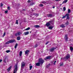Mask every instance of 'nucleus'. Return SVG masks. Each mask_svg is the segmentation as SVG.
Listing matches in <instances>:
<instances>
[{
	"instance_id": "1",
	"label": "nucleus",
	"mask_w": 73,
	"mask_h": 73,
	"mask_svg": "<svg viewBox=\"0 0 73 73\" xmlns=\"http://www.w3.org/2000/svg\"><path fill=\"white\" fill-rule=\"evenodd\" d=\"M16 42V40H15V39L11 40L5 43V44L8 45L9 44L13 43V42Z\"/></svg>"
},
{
	"instance_id": "2",
	"label": "nucleus",
	"mask_w": 73,
	"mask_h": 73,
	"mask_svg": "<svg viewBox=\"0 0 73 73\" xmlns=\"http://www.w3.org/2000/svg\"><path fill=\"white\" fill-rule=\"evenodd\" d=\"M70 55L69 54H68L66 55V57H64L63 60H65V61H66L68 59H69V58H70Z\"/></svg>"
},
{
	"instance_id": "3",
	"label": "nucleus",
	"mask_w": 73,
	"mask_h": 73,
	"mask_svg": "<svg viewBox=\"0 0 73 73\" xmlns=\"http://www.w3.org/2000/svg\"><path fill=\"white\" fill-rule=\"evenodd\" d=\"M39 62L41 64H42L44 63V60H42V58H40L39 59Z\"/></svg>"
},
{
	"instance_id": "4",
	"label": "nucleus",
	"mask_w": 73,
	"mask_h": 73,
	"mask_svg": "<svg viewBox=\"0 0 73 73\" xmlns=\"http://www.w3.org/2000/svg\"><path fill=\"white\" fill-rule=\"evenodd\" d=\"M56 49V48L52 47L50 49V51L51 52H53V51H54V50H55Z\"/></svg>"
},
{
	"instance_id": "5",
	"label": "nucleus",
	"mask_w": 73,
	"mask_h": 73,
	"mask_svg": "<svg viewBox=\"0 0 73 73\" xmlns=\"http://www.w3.org/2000/svg\"><path fill=\"white\" fill-rule=\"evenodd\" d=\"M64 39L66 41H68V35H65L64 36Z\"/></svg>"
},
{
	"instance_id": "6",
	"label": "nucleus",
	"mask_w": 73,
	"mask_h": 73,
	"mask_svg": "<svg viewBox=\"0 0 73 73\" xmlns=\"http://www.w3.org/2000/svg\"><path fill=\"white\" fill-rule=\"evenodd\" d=\"M48 17H52L53 16V15L52 14H49L47 15Z\"/></svg>"
},
{
	"instance_id": "7",
	"label": "nucleus",
	"mask_w": 73,
	"mask_h": 73,
	"mask_svg": "<svg viewBox=\"0 0 73 73\" xmlns=\"http://www.w3.org/2000/svg\"><path fill=\"white\" fill-rule=\"evenodd\" d=\"M66 16L67 17L66 19H68V20H69V14L68 13H67L66 15Z\"/></svg>"
},
{
	"instance_id": "8",
	"label": "nucleus",
	"mask_w": 73,
	"mask_h": 73,
	"mask_svg": "<svg viewBox=\"0 0 73 73\" xmlns=\"http://www.w3.org/2000/svg\"><path fill=\"white\" fill-rule=\"evenodd\" d=\"M29 51L28 50H27L25 52V54H27V55H28V54H29Z\"/></svg>"
},
{
	"instance_id": "9",
	"label": "nucleus",
	"mask_w": 73,
	"mask_h": 73,
	"mask_svg": "<svg viewBox=\"0 0 73 73\" xmlns=\"http://www.w3.org/2000/svg\"><path fill=\"white\" fill-rule=\"evenodd\" d=\"M49 22V23H50V24H53V23H54V21H53V20H51L48 22Z\"/></svg>"
},
{
	"instance_id": "10",
	"label": "nucleus",
	"mask_w": 73,
	"mask_h": 73,
	"mask_svg": "<svg viewBox=\"0 0 73 73\" xmlns=\"http://www.w3.org/2000/svg\"><path fill=\"white\" fill-rule=\"evenodd\" d=\"M29 34V32L27 31L26 32H25L24 33L23 35L24 36H26V35H27Z\"/></svg>"
},
{
	"instance_id": "11",
	"label": "nucleus",
	"mask_w": 73,
	"mask_h": 73,
	"mask_svg": "<svg viewBox=\"0 0 73 73\" xmlns=\"http://www.w3.org/2000/svg\"><path fill=\"white\" fill-rule=\"evenodd\" d=\"M25 64L24 62H23L22 63L21 67L22 68H23L24 66H25Z\"/></svg>"
},
{
	"instance_id": "12",
	"label": "nucleus",
	"mask_w": 73,
	"mask_h": 73,
	"mask_svg": "<svg viewBox=\"0 0 73 73\" xmlns=\"http://www.w3.org/2000/svg\"><path fill=\"white\" fill-rule=\"evenodd\" d=\"M46 25L47 26V27H49V26H50V25H50V23L48 22L46 24Z\"/></svg>"
},
{
	"instance_id": "13",
	"label": "nucleus",
	"mask_w": 73,
	"mask_h": 73,
	"mask_svg": "<svg viewBox=\"0 0 73 73\" xmlns=\"http://www.w3.org/2000/svg\"><path fill=\"white\" fill-rule=\"evenodd\" d=\"M40 27V26L38 25H35L34 26V27L36 28H39Z\"/></svg>"
},
{
	"instance_id": "14",
	"label": "nucleus",
	"mask_w": 73,
	"mask_h": 73,
	"mask_svg": "<svg viewBox=\"0 0 73 73\" xmlns=\"http://www.w3.org/2000/svg\"><path fill=\"white\" fill-rule=\"evenodd\" d=\"M11 68H12L11 67V66L10 67H9L7 69V71H8V72H9V71H10V70H11Z\"/></svg>"
},
{
	"instance_id": "15",
	"label": "nucleus",
	"mask_w": 73,
	"mask_h": 73,
	"mask_svg": "<svg viewBox=\"0 0 73 73\" xmlns=\"http://www.w3.org/2000/svg\"><path fill=\"white\" fill-rule=\"evenodd\" d=\"M52 57V56H47L46 58V59H50V58Z\"/></svg>"
},
{
	"instance_id": "16",
	"label": "nucleus",
	"mask_w": 73,
	"mask_h": 73,
	"mask_svg": "<svg viewBox=\"0 0 73 73\" xmlns=\"http://www.w3.org/2000/svg\"><path fill=\"white\" fill-rule=\"evenodd\" d=\"M70 50L71 51V52H72L73 51V48L72 46H70Z\"/></svg>"
},
{
	"instance_id": "17",
	"label": "nucleus",
	"mask_w": 73,
	"mask_h": 73,
	"mask_svg": "<svg viewBox=\"0 0 73 73\" xmlns=\"http://www.w3.org/2000/svg\"><path fill=\"white\" fill-rule=\"evenodd\" d=\"M40 63L39 62H38L37 63H36V66H40Z\"/></svg>"
},
{
	"instance_id": "18",
	"label": "nucleus",
	"mask_w": 73,
	"mask_h": 73,
	"mask_svg": "<svg viewBox=\"0 0 73 73\" xmlns=\"http://www.w3.org/2000/svg\"><path fill=\"white\" fill-rule=\"evenodd\" d=\"M67 1L68 0H65L62 3V4H65V3H66Z\"/></svg>"
},
{
	"instance_id": "19",
	"label": "nucleus",
	"mask_w": 73,
	"mask_h": 73,
	"mask_svg": "<svg viewBox=\"0 0 73 73\" xmlns=\"http://www.w3.org/2000/svg\"><path fill=\"white\" fill-rule=\"evenodd\" d=\"M53 28V26H50L48 27L49 29H52Z\"/></svg>"
},
{
	"instance_id": "20",
	"label": "nucleus",
	"mask_w": 73,
	"mask_h": 73,
	"mask_svg": "<svg viewBox=\"0 0 73 73\" xmlns=\"http://www.w3.org/2000/svg\"><path fill=\"white\" fill-rule=\"evenodd\" d=\"M20 38H21L20 36H18L17 37V40H20Z\"/></svg>"
},
{
	"instance_id": "21",
	"label": "nucleus",
	"mask_w": 73,
	"mask_h": 73,
	"mask_svg": "<svg viewBox=\"0 0 73 73\" xmlns=\"http://www.w3.org/2000/svg\"><path fill=\"white\" fill-rule=\"evenodd\" d=\"M43 5H44L43 4H41L39 5V7H43Z\"/></svg>"
},
{
	"instance_id": "22",
	"label": "nucleus",
	"mask_w": 73,
	"mask_h": 73,
	"mask_svg": "<svg viewBox=\"0 0 73 73\" xmlns=\"http://www.w3.org/2000/svg\"><path fill=\"white\" fill-rule=\"evenodd\" d=\"M65 25H69V22L68 21H67L65 23Z\"/></svg>"
},
{
	"instance_id": "23",
	"label": "nucleus",
	"mask_w": 73,
	"mask_h": 73,
	"mask_svg": "<svg viewBox=\"0 0 73 73\" xmlns=\"http://www.w3.org/2000/svg\"><path fill=\"white\" fill-rule=\"evenodd\" d=\"M35 4V3L33 2H31L30 4V5H33Z\"/></svg>"
},
{
	"instance_id": "24",
	"label": "nucleus",
	"mask_w": 73,
	"mask_h": 73,
	"mask_svg": "<svg viewBox=\"0 0 73 73\" xmlns=\"http://www.w3.org/2000/svg\"><path fill=\"white\" fill-rule=\"evenodd\" d=\"M70 10L69 9H68V13H70Z\"/></svg>"
},
{
	"instance_id": "25",
	"label": "nucleus",
	"mask_w": 73,
	"mask_h": 73,
	"mask_svg": "<svg viewBox=\"0 0 73 73\" xmlns=\"http://www.w3.org/2000/svg\"><path fill=\"white\" fill-rule=\"evenodd\" d=\"M60 27L61 28H64V27H65V26H64V25H60Z\"/></svg>"
},
{
	"instance_id": "26",
	"label": "nucleus",
	"mask_w": 73,
	"mask_h": 73,
	"mask_svg": "<svg viewBox=\"0 0 73 73\" xmlns=\"http://www.w3.org/2000/svg\"><path fill=\"white\" fill-rule=\"evenodd\" d=\"M22 52L21 51L19 52V56H21V55H22Z\"/></svg>"
},
{
	"instance_id": "27",
	"label": "nucleus",
	"mask_w": 73,
	"mask_h": 73,
	"mask_svg": "<svg viewBox=\"0 0 73 73\" xmlns=\"http://www.w3.org/2000/svg\"><path fill=\"white\" fill-rule=\"evenodd\" d=\"M17 45H18V44H17L16 43L15 44V49H16V48H17Z\"/></svg>"
},
{
	"instance_id": "28",
	"label": "nucleus",
	"mask_w": 73,
	"mask_h": 73,
	"mask_svg": "<svg viewBox=\"0 0 73 73\" xmlns=\"http://www.w3.org/2000/svg\"><path fill=\"white\" fill-rule=\"evenodd\" d=\"M11 52V51L9 50H7L6 51V53H9Z\"/></svg>"
},
{
	"instance_id": "29",
	"label": "nucleus",
	"mask_w": 73,
	"mask_h": 73,
	"mask_svg": "<svg viewBox=\"0 0 73 73\" xmlns=\"http://www.w3.org/2000/svg\"><path fill=\"white\" fill-rule=\"evenodd\" d=\"M32 67H33V66H30L29 68H30V70H31V69H32Z\"/></svg>"
},
{
	"instance_id": "30",
	"label": "nucleus",
	"mask_w": 73,
	"mask_h": 73,
	"mask_svg": "<svg viewBox=\"0 0 73 73\" xmlns=\"http://www.w3.org/2000/svg\"><path fill=\"white\" fill-rule=\"evenodd\" d=\"M17 33L18 36H19V35H20L21 34V33L20 32L18 33Z\"/></svg>"
},
{
	"instance_id": "31",
	"label": "nucleus",
	"mask_w": 73,
	"mask_h": 73,
	"mask_svg": "<svg viewBox=\"0 0 73 73\" xmlns=\"http://www.w3.org/2000/svg\"><path fill=\"white\" fill-rule=\"evenodd\" d=\"M29 29H30V27H28V28L26 29H25V30H26V31H28V30H29Z\"/></svg>"
},
{
	"instance_id": "32",
	"label": "nucleus",
	"mask_w": 73,
	"mask_h": 73,
	"mask_svg": "<svg viewBox=\"0 0 73 73\" xmlns=\"http://www.w3.org/2000/svg\"><path fill=\"white\" fill-rule=\"evenodd\" d=\"M66 10V8H65V7H63V11H65Z\"/></svg>"
},
{
	"instance_id": "33",
	"label": "nucleus",
	"mask_w": 73,
	"mask_h": 73,
	"mask_svg": "<svg viewBox=\"0 0 73 73\" xmlns=\"http://www.w3.org/2000/svg\"><path fill=\"white\" fill-rule=\"evenodd\" d=\"M35 16L37 17L38 16H39L38 14H35Z\"/></svg>"
},
{
	"instance_id": "34",
	"label": "nucleus",
	"mask_w": 73,
	"mask_h": 73,
	"mask_svg": "<svg viewBox=\"0 0 73 73\" xmlns=\"http://www.w3.org/2000/svg\"><path fill=\"white\" fill-rule=\"evenodd\" d=\"M66 15H65V16H64L63 17H62V19H64L66 17Z\"/></svg>"
},
{
	"instance_id": "35",
	"label": "nucleus",
	"mask_w": 73,
	"mask_h": 73,
	"mask_svg": "<svg viewBox=\"0 0 73 73\" xmlns=\"http://www.w3.org/2000/svg\"><path fill=\"white\" fill-rule=\"evenodd\" d=\"M15 23L17 24H18V20H16V22Z\"/></svg>"
},
{
	"instance_id": "36",
	"label": "nucleus",
	"mask_w": 73,
	"mask_h": 73,
	"mask_svg": "<svg viewBox=\"0 0 73 73\" xmlns=\"http://www.w3.org/2000/svg\"><path fill=\"white\" fill-rule=\"evenodd\" d=\"M5 33H4L3 35V36L4 37V36H5Z\"/></svg>"
},
{
	"instance_id": "37",
	"label": "nucleus",
	"mask_w": 73,
	"mask_h": 73,
	"mask_svg": "<svg viewBox=\"0 0 73 73\" xmlns=\"http://www.w3.org/2000/svg\"><path fill=\"white\" fill-rule=\"evenodd\" d=\"M15 36H18V33H16L15 34Z\"/></svg>"
},
{
	"instance_id": "38",
	"label": "nucleus",
	"mask_w": 73,
	"mask_h": 73,
	"mask_svg": "<svg viewBox=\"0 0 73 73\" xmlns=\"http://www.w3.org/2000/svg\"><path fill=\"white\" fill-rule=\"evenodd\" d=\"M42 3H46V2L44 1H43L42 2Z\"/></svg>"
},
{
	"instance_id": "39",
	"label": "nucleus",
	"mask_w": 73,
	"mask_h": 73,
	"mask_svg": "<svg viewBox=\"0 0 73 73\" xmlns=\"http://www.w3.org/2000/svg\"><path fill=\"white\" fill-rule=\"evenodd\" d=\"M7 9L8 10H10V7H7Z\"/></svg>"
},
{
	"instance_id": "40",
	"label": "nucleus",
	"mask_w": 73,
	"mask_h": 73,
	"mask_svg": "<svg viewBox=\"0 0 73 73\" xmlns=\"http://www.w3.org/2000/svg\"><path fill=\"white\" fill-rule=\"evenodd\" d=\"M1 7H3V3H1L0 5Z\"/></svg>"
},
{
	"instance_id": "41",
	"label": "nucleus",
	"mask_w": 73,
	"mask_h": 73,
	"mask_svg": "<svg viewBox=\"0 0 73 73\" xmlns=\"http://www.w3.org/2000/svg\"><path fill=\"white\" fill-rule=\"evenodd\" d=\"M49 41L47 42L45 44L46 45H47V44H48L49 43Z\"/></svg>"
},
{
	"instance_id": "42",
	"label": "nucleus",
	"mask_w": 73,
	"mask_h": 73,
	"mask_svg": "<svg viewBox=\"0 0 73 73\" xmlns=\"http://www.w3.org/2000/svg\"><path fill=\"white\" fill-rule=\"evenodd\" d=\"M56 61H55L54 62V65H56Z\"/></svg>"
},
{
	"instance_id": "43",
	"label": "nucleus",
	"mask_w": 73,
	"mask_h": 73,
	"mask_svg": "<svg viewBox=\"0 0 73 73\" xmlns=\"http://www.w3.org/2000/svg\"><path fill=\"white\" fill-rule=\"evenodd\" d=\"M31 1L30 0H28L27 1L28 3H30Z\"/></svg>"
},
{
	"instance_id": "44",
	"label": "nucleus",
	"mask_w": 73,
	"mask_h": 73,
	"mask_svg": "<svg viewBox=\"0 0 73 73\" xmlns=\"http://www.w3.org/2000/svg\"><path fill=\"white\" fill-rule=\"evenodd\" d=\"M5 13H8V11H5Z\"/></svg>"
},
{
	"instance_id": "45",
	"label": "nucleus",
	"mask_w": 73,
	"mask_h": 73,
	"mask_svg": "<svg viewBox=\"0 0 73 73\" xmlns=\"http://www.w3.org/2000/svg\"><path fill=\"white\" fill-rule=\"evenodd\" d=\"M37 46H38V45H37V44H36L35 46V48H37Z\"/></svg>"
},
{
	"instance_id": "46",
	"label": "nucleus",
	"mask_w": 73,
	"mask_h": 73,
	"mask_svg": "<svg viewBox=\"0 0 73 73\" xmlns=\"http://www.w3.org/2000/svg\"><path fill=\"white\" fill-rule=\"evenodd\" d=\"M49 65H47L46 66L47 68H48V67H49V65H50V64H49Z\"/></svg>"
},
{
	"instance_id": "47",
	"label": "nucleus",
	"mask_w": 73,
	"mask_h": 73,
	"mask_svg": "<svg viewBox=\"0 0 73 73\" xmlns=\"http://www.w3.org/2000/svg\"><path fill=\"white\" fill-rule=\"evenodd\" d=\"M4 62L5 63H6V60H4Z\"/></svg>"
},
{
	"instance_id": "48",
	"label": "nucleus",
	"mask_w": 73,
	"mask_h": 73,
	"mask_svg": "<svg viewBox=\"0 0 73 73\" xmlns=\"http://www.w3.org/2000/svg\"><path fill=\"white\" fill-rule=\"evenodd\" d=\"M62 65H63V63H62V64H61L60 65V66H62Z\"/></svg>"
},
{
	"instance_id": "49",
	"label": "nucleus",
	"mask_w": 73,
	"mask_h": 73,
	"mask_svg": "<svg viewBox=\"0 0 73 73\" xmlns=\"http://www.w3.org/2000/svg\"><path fill=\"white\" fill-rule=\"evenodd\" d=\"M61 0H55L56 1H60Z\"/></svg>"
},
{
	"instance_id": "50",
	"label": "nucleus",
	"mask_w": 73,
	"mask_h": 73,
	"mask_svg": "<svg viewBox=\"0 0 73 73\" xmlns=\"http://www.w3.org/2000/svg\"><path fill=\"white\" fill-rule=\"evenodd\" d=\"M2 60L0 59V62H2Z\"/></svg>"
},
{
	"instance_id": "51",
	"label": "nucleus",
	"mask_w": 73,
	"mask_h": 73,
	"mask_svg": "<svg viewBox=\"0 0 73 73\" xmlns=\"http://www.w3.org/2000/svg\"><path fill=\"white\" fill-rule=\"evenodd\" d=\"M7 59V58H4V60H6Z\"/></svg>"
},
{
	"instance_id": "52",
	"label": "nucleus",
	"mask_w": 73,
	"mask_h": 73,
	"mask_svg": "<svg viewBox=\"0 0 73 73\" xmlns=\"http://www.w3.org/2000/svg\"><path fill=\"white\" fill-rule=\"evenodd\" d=\"M49 13H52V11H50L49 12Z\"/></svg>"
},
{
	"instance_id": "53",
	"label": "nucleus",
	"mask_w": 73,
	"mask_h": 73,
	"mask_svg": "<svg viewBox=\"0 0 73 73\" xmlns=\"http://www.w3.org/2000/svg\"><path fill=\"white\" fill-rule=\"evenodd\" d=\"M52 8H53L54 9V8H55V7L54 6H53L52 7Z\"/></svg>"
},
{
	"instance_id": "54",
	"label": "nucleus",
	"mask_w": 73,
	"mask_h": 73,
	"mask_svg": "<svg viewBox=\"0 0 73 73\" xmlns=\"http://www.w3.org/2000/svg\"><path fill=\"white\" fill-rule=\"evenodd\" d=\"M29 65L30 66H31V64H29Z\"/></svg>"
},
{
	"instance_id": "55",
	"label": "nucleus",
	"mask_w": 73,
	"mask_h": 73,
	"mask_svg": "<svg viewBox=\"0 0 73 73\" xmlns=\"http://www.w3.org/2000/svg\"><path fill=\"white\" fill-rule=\"evenodd\" d=\"M40 19H39V20H40Z\"/></svg>"
},
{
	"instance_id": "56",
	"label": "nucleus",
	"mask_w": 73,
	"mask_h": 73,
	"mask_svg": "<svg viewBox=\"0 0 73 73\" xmlns=\"http://www.w3.org/2000/svg\"><path fill=\"white\" fill-rule=\"evenodd\" d=\"M23 11H24V9H23Z\"/></svg>"
}]
</instances>
